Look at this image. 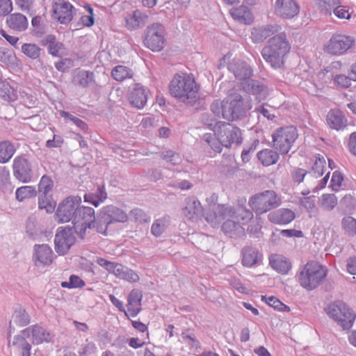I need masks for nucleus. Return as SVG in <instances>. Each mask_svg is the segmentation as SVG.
Here are the masks:
<instances>
[{"label": "nucleus", "instance_id": "nucleus-1", "mask_svg": "<svg viewBox=\"0 0 356 356\" xmlns=\"http://www.w3.org/2000/svg\"><path fill=\"white\" fill-rule=\"evenodd\" d=\"M241 216L243 223L249 222L253 218L252 212L244 206L236 208L229 204H209L204 218L206 221L213 227L219 226L221 222L227 217L237 218Z\"/></svg>", "mask_w": 356, "mask_h": 356}, {"label": "nucleus", "instance_id": "nucleus-2", "mask_svg": "<svg viewBox=\"0 0 356 356\" xmlns=\"http://www.w3.org/2000/svg\"><path fill=\"white\" fill-rule=\"evenodd\" d=\"M290 49L291 45L286 35L280 33L269 39L261 51V55L266 62L276 70L284 66L285 57Z\"/></svg>", "mask_w": 356, "mask_h": 356}, {"label": "nucleus", "instance_id": "nucleus-3", "mask_svg": "<svg viewBox=\"0 0 356 356\" xmlns=\"http://www.w3.org/2000/svg\"><path fill=\"white\" fill-rule=\"evenodd\" d=\"M169 92L172 97L184 103L194 102L197 88L193 76L186 73L176 74L169 84Z\"/></svg>", "mask_w": 356, "mask_h": 356}, {"label": "nucleus", "instance_id": "nucleus-4", "mask_svg": "<svg viewBox=\"0 0 356 356\" xmlns=\"http://www.w3.org/2000/svg\"><path fill=\"white\" fill-rule=\"evenodd\" d=\"M327 272V268L317 261H308L299 273V282L303 288L312 291L321 284Z\"/></svg>", "mask_w": 356, "mask_h": 356}, {"label": "nucleus", "instance_id": "nucleus-5", "mask_svg": "<svg viewBox=\"0 0 356 356\" xmlns=\"http://www.w3.org/2000/svg\"><path fill=\"white\" fill-rule=\"evenodd\" d=\"M128 216L122 209L113 206L107 205L102 208L97 215L96 231L104 235H108V229L115 222H124Z\"/></svg>", "mask_w": 356, "mask_h": 356}, {"label": "nucleus", "instance_id": "nucleus-6", "mask_svg": "<svg viewBox=\"0 0 356 356\" xmlns=\"http://www.w3.org/2000/svg\"><path fill=\"white\" fill-rule=\"evenodd\" d=\"M248 204L257 215H261L280 207L282 200L274 191L267 190L252 196Z\"/></svg>", "mask_w": 356, "mask_h": 356}, {"label": "nucleus", "instance_id": "nucleus-7", "mask_svg": "<svg viewBox=\"0 0 356 356\" xmlns=\"http://www.w3.org/2000/svg\"><path fill=\"white\" fill-rule=\"evenodd\" d=\"M327 314L343 327L348 330L352 327L356 315L348 305L341 300H336L325 309Z\"/></svg>", "mask_w": 356, "mask_h": 356}, {"label": "nucleus", "instance_id": "nucleus-8", "mask_svg": "<svg viewBox=\"0 0 356 356\" xmlns=\"http://www.w3.org/2000/svg\"><path fill=\"white\" fill-rule=\"evenodd\" d=\"M252 106L249 99H244L239 94H232L225 99L224 119L229 121L238 120L244 117Z\"/></svg>", "mask_w": 356, "mask_h": 356}, {"label": "nucleus", "instance_id": "nucleus-9", "mask_svg": "<svg viewBox=\"0 0 356 356\" xmlns=\"http://www.w3.org/2000/svg\"><path fill=\"white\" fill-rule=\"evenodd\" d=\"M298 136L297 129L293 126L277 129L272 135L273 147L281 154H286Z\"/></svg>", "mask_w": 356, "mask_h": 356}, {"label": "nucleus", "instance_id": "nucleus-10", "mask_svg": "<svg viewBox=\"0 0 356 356\" xmlns=\"http://www.w3.org/2000/svg\"><path fill=\"white\" fill-rule=\"evenodd\" d=\"M96 219L94 209L79 205L74 218L73 225L75 232L83 238L88 228L96 229Z\"/></svg>", "mask_w": 356, "mask_h": 356}, {"label": "nucleus", "instance_id": "nucleus-11", "mask_svg": "<svg viewBox=\"0 0 356 356\" xmlns=\"http://www.w3.org/2000/svg\"><path fill=\"white\" fill-rule=\"evenodd\" d=\"M355 44L353 37L343 34H334L323 45V51L331 56L346 54Z\"/></svg>", "mask_w": 356, "mask_h": 356}, {"label": "nucleus", "instance_id": "nucleus-12", "mask_svg": "<svg viewBox=\"0 0 356 356\" xmlns=\"http://www.w3.org/2000/svg\"><path fill=\"white\" fill-rule=\"evenodd\" d=\"M165 30L160 23H154L145 30L144 44L152 51H160L165 44Z\"/></svg>", "mask_w": 356, "mask_h": 356}, {"label": "nucleus", "instance_id": "nucleus-13", "mask_svg": "<svg viewBox=\"0 0 356 356\" xmlns=\"http://www.w3.org/2000/svg\"><path fill=\"white\" fill-rule=\"evenodd\" d=\"M81 202L79 196H69L60 202L56 211L58 221L64 223L72 220L74 223V218Z\"/></svg>", "mask_w": 356, "mask_h": 356}, {"label": "nucleus", "instance_id": "nucleus-14", "mask_svg": "<svg viewBox=\"0 0 356 356\" xmlns=\"http://www.w3.org/2000/svg\"><path fill=\"white\" fill-rule=\"evenodd\" d=\"M219 131L218 136L223 146L229 147L234 143L240 144L242 142L241 131L240 129L229 123L218 122Z\"/></svg>", "mask_w": 356, "mask_h": 356}, {"label": "nucleus", "instance_id": "nucleus-15", "mask_svg": "<svg viewBox=\"0 0 356 356\" xmlns=\"http://www.w3.org/2000/svg\"><path fill=\"white\" fill-rule=\"evenodd\" d=\"M13 172L15 178L22 183H29L32 180L31 165L24 156H18L14 159Z\"/></svg>", "mask_w": 356, "mask_h": 356}, {"label": "nucleus", "instance_id": "nucleus-16", "mask_svg": "<svg viewBox=\"0 0 356 356\" xmlns=\"http://www.w3.org/2000/svg\"><path fill=\"white\" fill-rule=\"evenodd\" d=\"M300 6L295 0H275V14L285 19H291L298 16Z\"/></svg>", "mask_w": 356, "mask_h": 356}, {"label": "nucleus", "instance_id": "nucleus-17", "mask_svg": "<svg viewBox=\"0 0 356 356\" xmlns=\"http://www.w3.org/2000/svg\"><path fill=\"white\" fill-rule=\"evenodd\" d=\"M53 11L54 17L63 24H69L74 14L72 5L64 0H54Z\"/></svg>", "mask_w": 356, "mask_h": 356}, {"label": "nucleus", "instance_id": "nucleus-18", "mask_svg": "<svg viewBox=\"0 0 356 356\" xmlns=\"http://www.w3.org/2000/svg\"><path fill=\"white\" fill-rule=\"evenodd\" d=\"M149 90L140 83H135L129 89V102L130 104L138 109L143 108L147 101Z\"/></svg>", "mask_w": 356, "mask_h": 356}, {"label": "nucleus", "instance_id": "nucleus-19", "mask_svg": "<svg viewBox=\"0 0 356 356\" xmlns=\"http://www.w3.org/2000/svg\"><path fill=\"white\" fill-rule=\"evenodd\" d=\"M149 15L139 9L127 13L124 17L125 26L129 31H135L145 26Z\"/></svg>", "mask_w": 356, "mask_h": 356}, {"label": "nucleus", "instance_id": "nucleus-20", "mask_svg": "<svg viewBox=\"0 0 356 356\" xmlns=\"http://www.w3.org/2000/svg\"><path fill=\"white\" fill-rule=\"evenodd\" d=\"M183 215L189 220L195 222L203 214V208L200 202L194 197L185 200V206L182 209Z\"/></svg>", "mask_w": 356, "mask_h": 356}, {"label": "nucleus", "instance_id": "nucleus-21", "mask_svg": "<svg viewBox=\"0 0 356 356\" xmlns=\"http://www.w3.org/2000/svg\"><path fill=\"white\" fill-rule=\"evenodd\" d=\"M243 90L255 97L259 102L264 100L268 95L267 88L260 81L248 79L242 83Z\"/></svg>", "mask_w": 356, "mask_h": 356}, {"label": "nucleus", "instance_id": "nucleus-22", "mask_svg": "<svg viewBox=\"0 0 356 356\" xmlns=\"http://www.w3.org/2000/svg\"><path fill=\"white\" fill-rule=\"evenodd\" d=\"M227 220L223 223L222 229L224 233L230 238H236L242 236L245 234V229L243 223L240 216L237 218L233 217H227Z\"/></svg>", "mask_w": 356, "mask_h": 356}, {"label": "nucleus", "instance_id": "nucleus-23", "mask_svg": "<svg viewBox=\"0 0 356 356\" xmlns=\"http://www.w3.org/2000/svg\"><path fill=\"white\" fill-rule=\"evenodd\" d=\"M228 70L238 80L245 81L252 75V70L248 64L242 60L234 59L228 65Z\"/></svg>", "mask_w": 356, "mask_h": 356}, {"label": "nucleus", "instance_id": "nucleus-24", "mask_svg": "<svg viewBox=\"0 0 356 356\" xmlns=\"http://www.w3.org/2000/svg\"><path fill=\"white\" fill-rule=\"evenodd\" d=\"M295 213L289 209H280L270 212L268 215V219L273 223L278 225H286L294 220Z\"/></svg>", "mask_w": 356, "mask_h": 356}, {"label": "nucleus", "instance_id": "nucleus-25", "mask_svg": "<svg viewBox=\"0 0 356 356\" xmlns=\"http://www.w3.org/2000/svg\"><path fill=\"white\" fill-rule=\"evenodd\" d=\"M326 120L330 128L337 131L343 129L348 124L346 116L339 109L330 110L327 115Z\"/></svg>", "mask_w": 356, "mask_h": 356}, {"label": "nucleus", "instance_id": "nucleus-26", "mask_svg": "<svg viewBox=\"0 0 356 356\" xmlns=\"http://www.w3.org/2000/svg\"><path fill=\"white\" fill-rule=\"evenodd\" d=\"M6 24L12 30L22 32L27 29L29 22L25 15L19 13H15L7 16Z\"/></svg>", "mask_w": 356, "mask_h": 356}, {"label": "nucleus", "instance_id": "nucleus-27", "mask_svg": "<svg viewBox=\"0 0 356 356\" xmlns=\"http://www.w3.org/2000/svg\"><path fill=\"white\" fill-rule=\"evenodd\" d=\"M53 252L50 246H35L33 261L35 266L49 265L52 262Z\"/></svg>", "mask_w": 356, "mask_h": 356}, {"label": "nucleus", "instance_id": "nucleus-28", "mask_svg": "<svg viewBox=\"0 0 356 356\" xmlns=\"http://www.w3.org/2000/svg\"><path fill=\"white\" fill-rule=\"evenodd\" d=\"M280 29L278 25H266L254 28L251 33V38L254 42L258 43L264 41Z\"/></svg>", "mask_w": 356, "mask_h": 356}, {"label": "nucleus", "instance_id": "nucleus-29", "mask_svg": "<svg viewBox=\"0 0 356 356\" xmlns=\"http://www.w3.org/2000/svg\"><path fill=\"white\" fill-rule=\"evenodd\" d=\"M143 295L138 289H133L128 296L127 312L132 316H136L140 312V305Z\"/></svg>", "mask_w": 356, "mask_h": 356}, {"label": "nucleus", "instance_id": "nucleus-30", "mask_svg": "<svg viewBox=\"0 0 356 356\" xmlns=\"http://www.w3.org/2000/svg\"><path fill=\"white\" fill-rule=\"evenodd\" d=\"M270 266L282 274H286L291 268L289 260L281 254H272L269 257Z\"/></svg>", "mask_w": 356, "mask_h": 356}, {"label": "nucleus", "instance_id": "nucleus-31", "mask_svg": "<svg viewBox=\"0 0 356 356\" xmlns=\"http://www.w3.org/2000/svg\"><path fill=\"white\" fill-rule=\"evenodd\" d=\"M229 13L234 20L245 24H250L253 22V15L250 10L244 6L233 8Z\"/></svg>", "mask_w": 356, "mask_h": 356}, {"label": "nucleus", "instance_id": "nucleus-32", "mask_svg": "<svg viewBox=\"0 0 356 356\" xmlns=\"http://www.w3.org/2000/svg\"><path fill=\"white\" fill-rule=\"evenodd\" d=\"M31 318L26 309L20 305L15 307L12 318L10 321V330L12 329V324H15L19 327H24L29 324Z\"/></svg>", "mask_w": 356, "mask_h": 356}, {"label": "nucleus", "instance_id": "nucleus-33", "mask_svg": "<svg viewBox=\"0 0 356 356\" xmlns=\"http://www.w3.org/2000/svg\"><path fill=\"white\" fill-rule=\"evenodd\" d=\"M171 224V218L164 215L153 222L151 227V233L156 237L161 236L169 228Z\"/></svg>", "mask_w": 356, "mask_h": 356}, {"label": "nucleus", "instance_id": "nucleus-34", "mask_svg": "<svg viewBox=\"0 0 356 356\" xmlns=\"http://www.w3.org/2000/svg\"><path fill=\"white\" fill-rule=\"evenodd\" d=\"M41 44L47 47L48 53L54 56H58L64 49L62 42L57 41L54 35H47L41 40Z\"/></svg>", "mask_w": 356, "mask_h": 356}, {"label": "nucleus", "instance_id": "nucleus-35", "mask_svg": "<svg viewBox=\"0 0 356 356\" xmlns=\"http://www.w3.org/2000/svg\"><path fill=\"white\" fill-rule=\"evenodd\" d=\"M94 81V74L90 71L76 69L73 72L72 83L83 88L87 87Z\"/></svg>", "mask_w": 356, "mask_h": 356}, {"label": "nucleus", "instance_id": "nucleus-36", "mask_svg": "<svg viewBox=\"0 0 356 356\" xmlns=\"http://www.w3.org/2000/svg\"><path fill=\"white\" fill-rule=\"evenodd\" d=\"M242 264L246 267H252L260 259L258 250L253 246H245L242 250Z\"/></svg>", "mask_w": 356, "mask_h": 356}, {"label": "nucleus", "instance_id": "nucleus-37", "mask_svg": "<svg viewBox=\"0 0 356 356\" xmlns=\"http://www.w3.org/2000/svg\"><path fill=\"white\" fill-rule=\"evenodd\" d=\"M74 236L72 229L69 226L59 228L54 239V245H73Z\"/></svg>", "mask_w": 356, "mask_h": 356}, {"label": "nucleus", "instance_id": "nucleus-38", "mask_svg": "<svg viewBox=\"0 0 356 356\" xmlns=\"http://www.w3.org/2000/svg\"><path fill=\"white\" fill-rule=\"evenodd\" d=\"M0 97L7 102H14L17 98L16 90L10 84L0 79Z\"/></svg>", "mask_w": 356, "mask_h": 356}, {"label": "nucleus", "instance_id": "nucleus-39", "mask_svg": "<svg viewBox=\"0 0 356 356\" xmlns=\"http://www.w3.org/2000/svg\"><path fill=\"white\" fill-rule=\"evenodd\" d=\"M16 152L15 146L8 140L0 142V163H8Z\"/></svg>", "mask_w": 356, "mask_h": 356}, {"label": "nucleus", "instance_id": "nucleus-40", "mask_svg": "<svg viewBox=\"0 0 356 356\" xmlns=\"http://www.w3.org/2000/svg\"><path fill=\"white\" fill-rule=\"evenodd\" d=\"M31 335L33 342L37 344L42 343L43 342H49L51 340L50 333L44 327L37 325L31 326Z\"/></svg>", "mask_w": 356, "mask_h": 356}, {"label": "nucleus", "instance_id": "nucleus-41", "mask_svg": "<svg viewBox=\"0 0 356 356\" xmlns=\"http://www.w3.org/2000/svg\"><path fill=\"white\" fill-rule=\"evenodd\" d=\"M257 157L264 165L269 166L279 160V154L274 150L265 149L258 152Z\"/></svg>", "mask_w": 356, "mask_h": 356}, {"label": "nucleus", "instance_id": "nucleus-42", "mask_svg": "<svg viewBox=\"0 0 356 356\" xmlns=\"http://www.w3.org/2000/svg\"><path fill=\"white\" fill-rule=\"evenodd\" d=\"M338 200L335 195L330 193L323 194L318 198V204L321 209L330 211L337 205Z\"/></svg>", "mask_w": 356, "mask_h": 356}, {"label": "nucleus", "instance_id": "nucleus-43", "mask_svg": "<svg viewBox=\"0 0 356 356\" xmlns=\"http://www.w3.org/2000/svg\"><path fill=\"white\" fill-rule=\"evenodd\" d=\"M133 75V71L124 65L115 66L111 72L112 77L117 81H122L126 79H130Z\"/></svg>", "mask_w": 356, "mask_h": 356}, {"label": "nucleus", "instance_id": "nucleus-44", "mask_svg": "<svg viewBox=\"0 0 356 356\" xmlns=\"http://www.w3.org/2000/svg\"><path fill=\"white\" fill-rule=\"evenodd\" d=\"M56 207V202L52 198V195H39L38 208L40 210L45 209L48 213H52Z\"/></svg>", "mask_w": 356, "mask_h": 356}, {"label": "nucleus", "instance_id": "nucleus-45", "mask_svg": "<svg viewBox=\"0 0 356 356\" xmlns=\"http://www.w3.org/2000/svg\"><path fill=\"white\" fill-rule=\"evenodd\" d=\"M36 195L37 191L33 186H21L18 188L15 192L16 199L19 202L35 197Z\"/></svg>", "mask_w": 356, "mask_h": 356}, {"label": "nucleus", "instance_id": "nucleus-46", "mask_svg": "<svg viewBox=\"0 0 356 356\" xmlns=\"http://www.w3.org/2000/svg\"><path fill=\"white\" fill-rule=\"evenodd\" d=\"M116 277L129 282H136L139 280V276L135 271L122 264L118 271Z\"/></svg>", "mask_w": 356, "mask_h": 356}, {"label": "nucleus", "instance_id": "nucleus-47", "mask_svg": "<svg viewBox=\"0 0 356 356\" xmlns=\"http://www.w3.org/2000/svg\"><path fill=\"white\" fill-rule=\"evenodd\" d=\"M261 300L264 301L269 306L273 307L275 309H277L280 312H289L290 307L287 305H284L282 302L277 298L271 296L267 297L266 296H263Z\"/></svg>", "mask_w": 356, "mask_h": 356}, {"label": "nucleus", "instance_id": "nucleus-48", "mask_svg": "<svg viewBox=\"0 0 356 356\" xmlns=\"http://www.w3.org/2000/svg\"><path fill=\"white\" fill-rule=\"evenodd\" d=\"M53 186L54 182L47 175H43L38 184L39 195H51Z\"/></svg>", "mask_w": 356, "mask_h": 356}, {"label": "nucleus", "instance_id": "nucleus-49", "mask_svg": "<svg viewBox=\"0 0 356 356\" xmlns=\"http://www.w3.org/2000/svg\"><path fill=\"white\" fill-rule=\"evenodd\" d=\"M60 115H61V117L65 118L66 120H68V121L72 122L81 131H83L84 133L87 132L88 129V125L81 119H80V118L66 112V111H60Z\"/></svg>", "mask_w": 356, "mask_h": 356}, {"label": "nucleus", "instance_id": "nucleus-50", "mask_svg": "<svg viewBox=\"0 0 356 356\" xmlns=\"http://www.w3.org/2000/svg\"><path fill=\"white\" fill-rule=\"evenodd\" d=\"M42 49L35 44L26 43L22 46V51L31 59H37L40 56Z\"/></svg>", "mask_w": 356, "mask_h": 356}, {"label": "nucleus", "instance_id": "nucleus-51", "mask_svg": "<svg viewBox=\"0 0 356 356\" xmlns=\"http://www.w3.org/2000/svg\"><path fill=\"white\" fill-rule=\"evenodd\" d=\"M96 262L99 266L104 267L108 272L113 273L115 276L117 275V273L122 266L121 264L111 262L102 257L97 258Z\"/></svg>", "mask_w": 356, "mask_h": 356}, {"label": "nucleus", "instance_id": "nucleus-52", "mask_svg": "<svg viewBox=\"0 0 356 356\" xmlns=\"http://www.w3.org/2000/svg\"><path fill=\"white\" fill-rule=\"evenodd\" d=\"M341 225L345 232L350 235L356 234V219L352 216H346L342 219Z\"/></svg>", "mask_w": 356, "mask_h": 356}, {"label": "nucleus", "instance_id": "nucleus-53", "mask_svg": "<svg viewBox=\"0 0 356 356\" xmlns=\"http://www.w3.org/2000/svg\"><path fill=\"white\" fill-rule=\"evenodd\" d=\"M161 158L172 165H179L182 161V158L180 154L172 150L163 152L161 153Z\"/></svg>", "mask_w": 356, "mask_h": 356}, {"label": "nucleus", "instance_id": "nucleus-54", "mask_svg": "<svg viewBox=\"0 0 356 356\" xmlns=\"http://www.w3.org/2000/svg\"><path fill=\"white\" fill-rule=\"evenodd\" d=\"M300 204L310 213V216H312V213H317L314 196L301 197L300 199Z\"/></svg>", "mask_w": 356, "mask_h": 356}, {"label": "nucleus", "instance_id": "nucleus-55", "mask_svg": "<svg viewBox=\"0 0 356 356\" xmlns=\"http://www.w3.org/2000/svg\"><path fill=\"white\" fill-rule=\"evenodd\" d=\"M325 161L323 158H318L316 160L312 170L309 172L312 177L318 178L324 173Z\"/></svg>", "mask_w": 356, "mask_h": 356}, {"label": "nucleus", "instance_id": "nucleus-56", "mask_svg": "<svg viewBox=\"0 0 356 356\" xmlns=\"http://www.w3.org/2000/svg\"><path fill=\"white\" fill-rule=\"evenodd\" d=\"M0 186L3 191H11L13 189L10 181V172L6 168L0 171Z\"/></svg>", "mask_w": 356, "mask_h": 356}, {"label": "nucleus", "instance_id": "nucleus-57", "mask_svg": "<svg viewBox=\"0 0 356 356\" xmlns=\"http://www.w3.org/2000/svg\"><path fill=\"white\" fill-rule=\"evenodd\" d=\"M352 79L350 76H347L344 74H337L333 78V83L337 88H347L351 85Z\"/></svg>", "mask_w": 356, "mask_h": 356}, {"label": "nucleus", "instance_id": "nucleus-58", "mask_svg": "<svg viewBox=\"0 0 356 356\" xmlns=\"http://www.w3.org/2000/svg\"><path fill=\"white\" fill-rule=\"evenodd\" d=\"M225 99L222 102L215 100L211 104V111L218 118H224Z\"/></svg>", "mask_w": 356, "mask_h": 356}, {"label": "nucleus", "instance_id": "nucleus-59", "mask_svg": "<svg viewBox=\"0 0 356 356\" xmlns=\"http://www.w3.org/2000/svg\"><path fill=\"white\" fill-rule=\"evenodd\" d=\"M15 60V55L9 49L0 47V61L6 65L12 64Z\"/></svg>", "mask_w": 356, "mask_h": 356}, {"label": "nucleus", "instance_id": "nucleus-60", "mask_svg": "<svg viewBox=\"0 0 356 356\" xmlns=\"http://www.w3.org/2000/svg\"><path fill=\"white\" fill-rule=\"evenodd\" d=\"M130 215L136 221L140 222H147L150 220V217L143 210L138 208L131 210Z\"/></svg>", "mask_w": 356, "mask_h": 356}, {"label": "nucleus", "instance_id": "nucleus-61", "mask_svg": "<svg viewBox=\"0 0 356 356\" xmlns=\"http://www.w3.org/2000/svg\"><path fill=\"white\" fill-rule=\"evenodd\" d=\"M11 0H0V17L8 16L13 10Z\"/></svg>", "mask_w": 356, "mask_h": 356}, {"label": "nucleus", "instance_id": "nucleus-62", "mask_svg": "<svg viewBox=\"0 0 356 356\" xmlns=\"http://www.w3.org/2000/svg\"><path fill=\"white\" fill-rule=\"evenodd\" d=\"M343 179V176L340 172L334 171L333 172L330 181V186L332 187L333 191H337L339 190V188L341 186Z\"/></svg>", "mask_w": 356, "mask_h": 356}, {"label": "nucleus", "instance_id": "nucleus-63", "mask_svg": "<svg viewBox=\"0 0 356 356\" xmlns=\"http://www.w3.org/2000/svg\"><path fill=\"white\" fill-rule=\"evenodd\" d=\"M181 337L188 343L191 349L197 350L199 348H200V342L192 335L183 332L181 334Z\"/></svg>", "mask_w": 356, "mask_h": 356}, {"label": "nucleus", "instance_id": "nucleus-64", "mask_svg": "<svg viewBox=\"0 0 356 356\" xmlns=\"http://www.w3.org/2000/svg\"><path fill=\"white\" fill-rule=\"evenodd\" d=\"M307 174L306 170L299 168H296L291 171L293 181L298 184L303 181Z\"/></svg>", "mask_w": 356, "mask_h": 356}]
</instances>
